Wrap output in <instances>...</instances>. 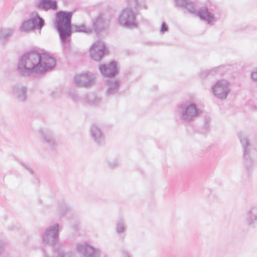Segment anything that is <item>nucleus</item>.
<instances>
[{"label":"nucleus","instance_id":"13","mask_svg":"<svg viewBox=\"0 0 257 257\" xmlns=\"http://www.w3.org/2000/svg\"><path fill=\"white\" fill-rule=\"evenodd\" d=\"M196 16L200 20L206 21L208 24H211L216 21V18L213 13L209 11L207 7H202L197 11Z\"/></svg>","mask_w":257,"mask_h":257},{"label":"nucleus","instance_id":"39","mask_svg":"<svg viewBox=\"0 0 257 257\" xmlns=\"http://www.w3.org/2000/svg\"><path fill=\"white\" fill-rule=\"evenodd\" d=\"M211 121V118L209 116H205L204 118V123H210Z\"/></svg>","mask_w":257,"mask_h":257},{"label":"nucleus","instance_id":"42","mask_svg":"<svg viewBox=\"0 0 257 257\" xmlns=\"http://www.w3.org/2000/svg\"><path fill=\"white\" fill-rule=\"evenodd\" d=\"M51 95L52 96V97H56L57 96V93L55 92H52L51 93Z\"/></svg>","mask_w":257,"mask_h":257},{"label":"nucleus","instance_id":"34","mask_svg":"<svg viewBox=\"0 0 257 257\" xmlns=\"http://www.w3.org/2000/svg\"><path fill=\"white\" fill-rule=\"evenodd\" d=\"M168 31V27L167 25V24L163 22L162 23L161 29H160V32L162 34H164L165 32H167Z\"/></svg>","mask_w":257,"mask_h":257},{"label":"nucleus","instance_id":"36","mask_svg":"<svg viewBox=\"0 0 257 257\" xmlns=\"http://www.w3.org/2000/svg\"><path fill=\"white\" fill-rule=\"evenodd\" d=\"M251 78L253 81L257 82V68L252 71L251 73Z\"/></svg>","mask_w":257,"mask_h":257},{"label":"nucleus","instance_id":"10","mask_svg":"<svg viewBox=\"0 0 257 257\" xmlns=\"http://www.w3.org/2000/svg\"><path fill=\"white\" fill-rule=\"evenodd\" d=\"M95 79L93 73L87 72L75 76L74 81L76 86L87 88L94 84Z\"/></svg>","mask_w":257,"mask_h":257},{"label":"nucleus","instance_id":"29","mask_svg":"<svg viewBox=\"0 0 257 257\" xmlns=\"http://www.w3.org/2000/svg\"><path fill=\"white\" fill-rule=\"evenodd\" d=\"M107 162L108 166L110 168H114L115 167L117 166L118 164V162L117 159H114L112 160L108 158L107 159Z\"/></svg>","mask_w":257,"mask_h":257},{"label":"nucleus","instance_id":"15","mask_svg":"<svg viewBox=\"0 0 257 257\" xmlns=\"http://www.w3.org/2000/svg\"><path fill=\"white\" fill-rule=\"evenodd\" d=\"M27 88L21 84L16 85L13 88V95L18 101L23 102L27 99Z\"/></svg>","mask_w":257,"mask_h":257},{"label":"nucleus","instance_id":"18","mask_svg":"<svg viewBox=\"0 0 257 257\" xmlns=\"http://www.w3.org/2000/svg\"><path fill=\"white\" fill-rule=\"evenodd\" d=\"M32 18L30 19L32 22V27L34 29L41 30L44 26L45 23L43 19L40 17L37 12H33L32 14Z\"/></svg>","mask_w":257,"mask_h":257},{"label":"nucleus","instance_id":"43","mask_svg":"<svg viewBox=\"0 0 257 257\" xmlns=\"http://www.w3.org/2000/svg\"><path fill=\"white\" fill-rule=\"evenodd\" d=\"M206 191L207 192H208V193H210V189H206Z\"/></svg>","mask_w":257,"mask_h":257},{"label":"nucleus","instance_id":"25","mask_svg":"<svg viewBox=\"0 0 257 257\" xmlns=\"http://www.w3.org/2000/svg\"><path fill=\"white\" fill-rule=\"evenodd\" d=\"M70 209V207L64 201L58 203L57 212L61 216L65 215Z\"/></svg>","mask_w":257,"mask_h":257},{"label":"nucleus","instance_id":"40","mask_svg":"<svg viewBox=\"0 0 257 257\" xmlns=\"http://www.w3.org/2000/svg\"><path fill=\"white\" fill-rule=\"evenodd\" d=\"M210 127V123H204V127L206 131H208Z\"/></svg>","mask_w":257,"mask_h":257},{"label":"nucleus","instance_id":"37","mask_svg":"<svg viewBox=\"0 0 257 257\" xmlns=\"http://www.w3.org/2000/svg\"><path fill=\"white\" fill-rule=\"evenodd\" d=\"M21 164L27 170L29 171L31 174L33 175L34 174V172L32 168L30 167V165L23 163H21Z\"/></svg>","mask_w":257,"mask_h":257},{"label":"nucleus","instance_id":"38","mask_svg":"<svg viewBox=\"0 0 257 257\" xmlns=\"http://www.w3.org/2000/svg\"><path fill=\"white\" fill-rule=\"evenodd\" d=\"M5 247V242L2 240H0V255L4 251Z\"/></svg>","mask_w":257,"mask_h":257},{"label":"nucleus","instance_id":"8","mask_svg":"<svg viewBox=\"0 0 257 257\" xmlns=\"http://www.w3.org/2000/svg\"><path fill=\"white\" fill-rule=\"evenodd\" d=\"M212 89L214 95L221 99L226 98L230 92L229 83L225 80L217 81L216 83L212 86Z\"/></svg>","mask_w":257,"mask_h":257},{"label":"nucleus","instance_id":"11","mask_svg":"<svg viewBox=\"0 0 257 257\" xmlns=\"http://www.w3.org/2000/svg\"><path fill=\"white\" fill-rule=\"evenodd\" d=\"M76 249L82 254L81 257H98L99 255V249L94 248L88 242L78 243Z\"/></svg>","mask_w":257,"mask_h":257},{"label":"nucleus","instance_id":"22","mask_svg":"<svg viewBox=\"0 0 257 257\" xmlns=\"http://www.w3.org/2000/svg\"><path fill=\"white\" fill-rule=\"evenodd\" d=\"M257 220V206H252L247 211L246 214V221L249 225L254 224Z\"/></svg>","mask_w":257,"mask_h":257},{"label":"nucleus","instance_id":"41","mask_svg":"<svg viewBox=\"0 0 257 257\" xmlns=\"http://www.w3.org/2000/svg\"><path fill=\"white\" fill-rule=\"evenodd\" d=\"M123 257H132L126 251H123Z\"/></svg>","mask_w":257,"mask_h":257},{"label":"nucleus","instance_id":"31","mask_svg":"<svg viewBox=\"0 0 257 257\" xmlns=\"http://www.w3.org/2000/svg\"><path fill=\"white\" fill-rule=\"evenodd\" d=\"M221 66H218L215 67L214 68H211V69L207 70L208 72V74L210 75L213 76L215 75L217 72H219V71L220 69V68Z\"/></svg>","mask_w":257,"mask_h":257},{"label":"nucleus","instance_id":"28","mask_svg":"<svg viewBox=\"0 0 257 257\" xmlns=\"http://www.w3.org/2000/svg\"><path fill=\"white\" fill-rule=\"evenodd\" d=\"M185 8L188 10V11L191 14H195L196 15V13L197 10L195 9L194 3L188 1L187 4L186 5Z\"/></svg>","mask_w":257,"mask_h":257},{"label":"nucleus","instance_id":"12","mask_svg":"<svg viewBox=\"0 0 257 257\" xmlns=\"http://www.w3.org/2000/svg\"><path fill=\"white\" fill-rule=\"evenodd\" d=\"M91 136L94 142L98 146H103L105 144V135L102 130L96 124L91 127Z\"/></svg>","mask_w":257,"mask_h":257},{"label":"nucleus","instance_id":"20","mask_svg":"<svg viewBox=\"0 0 257 257\" xmlns=\"http://www.w3.org/2000/svg\"><path fill=\"white\" fill-rule=\"evenodd\" d=\"M15 32L14 28L0 29V41L3 43L8 42Z\"/></svg>","mask_w":257,"mask_h":257},{"label":"nucleus","instance_id":"9","mask_svg":"<svg viewBox=\"0 0 257 257\" xmlns=\"http://www.w3.org/2000/svg\"><path fill=\"white\" fill-rule=\"evenodd\" d=\"M99 70L101 75L105 77H114L119 72L117 62L112 60L108 64H101L99 66Z\"/></svg>","mask_w":257,"mask_h":257},{"label":"nucleus","instance_id":"14","mask_svg":"<svg viewBox=\"0 0 257 257\" xmlns=\"http://www.w3.org/2000/svg\"><path fill=\"white\" fill-rule=\"evenodd\" d=\"M107 85L106 95L108 96L114 95L118 93L120 81L118 79H109L105 81Z\"/></svg>","mask_w":257,"mask_h":257},{"label":"nucleus","instance_id":"4","mask_svg":"<svg viewBox=\"0 0 257 257\" xmlns=\"http://www.w3.org/2000/svg\"><path fill=\"white\" fill-rule=\"evenodd\" d=\"M73 12L60 11L56 14V28L61 36L72 33L71 19Z\"/></svg>","mask_w":257,"mask_h":257},{"label":"nucleus","instance_id":"6","mask_svg":"<svg viewBox=\"0 0 257 257\" xmlns=\"http://www.w3.org/2000/svg\"><path fill=\"white\" fill-rule=\"evenodd\" d=\"M118 22L120 25L126 28H136L138 26L136 15L130 8H126L122 11L119 16Z\"/></svg>","mask_w":257,"mask_h":257},{"label":"nucleus","instance_id":"33","mask_svg":"<svg viewBox=\"0 0 257 257\" xmlns=\"http://www.w3.org/2000/svg\"><path fill=\"white\" fill-rule=\"evenodd\" d=\"M68 94L75 101H77L79 100V97L75 90L69 91Z\"/></svg>","mask_w":257,"mask_h":257},{"label":"nucleus","instance_id":"16","mask_svg":"<svg viewBox=\"0 0 257 257\" xmlns=\"http://www.w3.org/2000/svg\"><path fill=\"white\" fill-rule=\"evenodd\" d=\"M36 6L38 8L44 10H56L58 9L57 2L56 0H39Z\"/></svg>","mask_w":257,"mask_h":257},{"label":"nucleus","instance_id":"7","mask_svg":"<svg viewBox=\"0 0 257 257\" xmlns=\"http://www.w3.org/2000/svg\"><path fill=\"white\" fill-rule=\"evenodd\" d=\"M89 52L90 57L93 60L100 61L107 53V48L103 42L98 41L92 45Z\"/></svg>","mask_w":257,"mask_h":257},{"label":"nucleus","instance_id":"19","mask_svg":"<svg viewBox=\"0 0 257 257\" xmlns=\"http://www.w3.org/2000/svg\"><path fill=\"white\" fill-rule=\"evenodd\" d=\"M105 22L102 18V15H99L93 22V27L95 32L99 34L105 28Z\"/></svg>","mask_w":257,"mask_h":257},{"label":"nucleus","instance_id":"1","mask_svg":"<svg viewBox=\"0 0 257 257\" xmlns=\"http://www.w3.org/2000/svg\"><path fill=\"white\" fill-rule=\"evenodd\" d=\"M56 63V59L48 53H40L34 50L28 52L20 58L17 69L22 76L28 77L35 73L42 74L53 69Z\"/></svg>","mask_w":257,"mask_h":257},{"label":"nucleus","instance_id":"17","mask_svg":"<svg viewBox=\"0 0 257 257\" xmlns=\"http://www.w3.org/2000/svg\"><path fill=\"white\" fill-rule=\"evenodd\" d=\"M41 135L44 142L47 143L52 148H54L56 145V143L54 138L53 133L49 130H45L41 132Z\"/></svg>","mask_w":257,"mask_h":257},{"label":"nucleus","instance_id":"23","mask_svg":"<svg viewBox=\"0 0 257 257\" xmlns=\"http://www.w3.org/2000/svg\"><path fill=\"white\" fill-rule=\"evenodd\" d=\"M101 101V98L96 96V95L93 93H88L84 98V101L91 105H97Z\"/></svg>","mask_w":257,"mask_h":257},{"label":"nucleus","instance_id":"24","mask_svg":"<svg viewBox=\"0 0 257 257\" xmlns=\"http://www.w3.org/2000/svg\"><path fill=\"white\" fill-rule=\"evenodd\" d=\"M92 31V30L90 28L86 27L84 24L80 25L72 24V33L73 32H78L89 34L91 33Z\"/></svg>","mask_w":257,"mask_h":257},{"label":"nucleus","instance_id":"32","mask_svg":"<svg viewBox=\"0 0 257 257\" xmlns=\"http://www.w3.org/2000/svg\"><path fill=\"white\" fill-rule=\"evenodd\" d=\"M188 1L187 0H175V3L178 7L185 8Z\"/></svg>","mask_w":257,"mask_h":257},{"label":"nucleus","instance_id":"27","mask_svg":"<svg viewBox=\"0 0 257 257\" xmlns=\"http://www.w3.org/2000/svg\"><path fill=\"white\" fill-rule=\"evenodd\" d=\"M32 22L29 19L23 22L20 27V30L22 32H28L34 29L32 27Z\"/></svg>","mask_w":257,"mask_h":257},{"label":"nucleus","instance_id":"5","mask_svg":"<svg viewBox=\"0 0 257 257\" xmlns=\"http://www.w3.org/2000/svg\"><path fill=\"white\" fill-rule=\"evenodd\" d=\"M59 224L55 223L47 228L43 234V243L50 246L56 244L59 241Z\"/></svg>","mask_w":257,"mask_h":257},{"label":"nucleus","instance_id":"26","mask_svg":"<svg viewBox=\"0 0 257 257\" xmlns=\"http://www.w3.org/2000/svg\"><path fill=\"white\" fill-rule=\"evenodd\" d=\"M126 229L124 220L122 218H119L117 221L115 230L117 233H123Z\"/></svg>","mask_w":257,"mask_h":257},{"label":"nucleus","instance_id":"3","mask_svg":"<svg viewBox=\"0 0 257 257\" xmlns=\"http://www.w3.org/2000/svg\"><path fill=\"white\" fill-rule=\"evenodd\" d=\"M243 151V164L246 168L247 177H249L251 172L253 164L252 155L255 150L252 148L247 135L242 132L238 134Z\"/></svg>","mask_w":257,"mask_h":257},{"label":"nucleus","instance_id":"2","mask_svg":"<svg viewBox=\"0 0 257 257\" xmlns=\"http://www.w3.org/2000/svg\"><path fill=\"white\" fill-rule=\"evenodd\" d=\"M202 113V110L197 104L189 101L179 104L175 110L176 117L183 123H189L198 118Z\"/></svg>","mask_w":257,"mask_h":257},{"label":"nucleus","instance_id":"30","mask_svg":"<svg viewBox=\"0 0 257 257\" xmlns=\"http://www.w3.org/2000/svg\"><path fill=\"white\" fill-rule=\"evenodd\" d=\"M127 4L128 7L127 8L131 9H136L138 6V0H127Z\"/></svg>","mask_w":257,"mask_h":257},{"label":"nucleus","instance_id":"21","mask_svg":"<svg viewBox=\"0 0 257 257\" xmlns=\"http://www.w3.org/2000/svg\"><path fill=\"white\" fill-rule=\"evenodd\" d=\"M71 35L72 33H69V35L63 36H61V34H59L60 39L62 43L63 51L66 54L70 51Z\"/></svg>","mask_w":257,"mask_h":257},{"label":"nucleus","instance_id":"35","mask_svg":"<svg viewBox=\"0 0 257 257\" xmlns=\"http://www.w3.org/2000/svg\"><path fill=\"white\" fill-rule=\"evenodd\" d=\"M208 72H208L207 70L201 71L199 75L200 78L202 79H205L207 78L208 76H209Z\"/></svg>","mask_w":257,"mask_h":257}]
</instances>
